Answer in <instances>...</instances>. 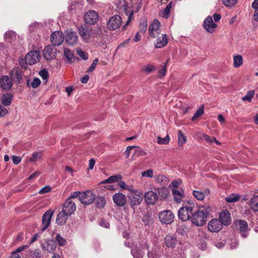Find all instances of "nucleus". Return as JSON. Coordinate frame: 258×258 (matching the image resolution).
Listing matches in <instances>:
<instances>
[{
	"label": "nucleus",
	"instance_id": "obj_18",
	"mask_svg": "<svg viewBox=\"0 0 258 258\" xmlns=\"http://www.w3.org/2000/svg\"><path fill=\"white\" fill-rule=\"evenodd\" d=\"M222 223L218 219H214L209 222L208 228L211 232H217L222 229Z\"/></svg>",
	"mask_w": 258,
	"mask_h": 258
},
{
	"label": "nucleus",
	"instance_id": "obj_1",
	"mask_svg": "<svg viewBox=\"0 0 258 258\" xmlns=\"http://www.w3.org/2000/svg\"><path fill=\"white\" fill-rule=\"evenodd\" d=\"M210 211L209 206H204L196 211H194L190 220L191 223L197 226L204 225L207 221Z\"/></svg>",
	"mask_w": 258,
	"mask_h": 258
},
{
	"label": "nucleus",
	"instance_id": "obj_40",
	"mask_svg": "<svg viewBox=\"0 0 258 258\" xmlns=\"http://www.w3.org/2000/svg\"><path fill=\"white\" fill-rule=\"evenodd\" d=\"M169 141L170 137L168 135H167L164 138H162L160 136L157 137V143L159 145H167L169 143Z\"/></svg>",
	"mask_w": 258,
	"mask_h": 258
},
{
	"label": "nucleus",
	"instance_id": "obj_2",
	"mask_svg": "<svg viewBox=\"0 0 258 258\" xmlns=\"http://www.w3.org/2000/svg\"><path fill=\"white\" fill-rule=\"evenodd\" d=\"M194 207L192 204H188L180 208L178 211L179 219L182 221L191 220Z\"/></svg>",
	"mask_w": 258,
	"mask_h": 258
},
{
	"label": "nucleus",
	"instance_id": "obj_11",
	"mask_svg": "<svg viewBox=\"0 0 258 258\" xmlns=\"http://www.w3.org/2000/svg\"><path fill=\"white\" fill-rule=\"evenodd\" d=\"M78 36L76 32L72 31H67L66 32L65 42L70 46H74L78 42Z\"/></svg>",
	"mask_w": 258,
	"mask_h": 258
},
{
	"label": "nucleus",
	"instance_id": "obj_35",
	"mask_svg": "<svg viewBox=\"0 0 258 258\" xmlns=\"http://www.w3.org/2000/svg\"><path fill=\"white\" fill-rule=\"evenodd\" d=\"M172 6V3H169L167 6L166 8L161 12V15L165 18H168L169 16L170 11Z\"/></svg>",
	"mask_w": 258,
	"mask_h": 258
},
{
	"label": "nucleus",
	"instance_id": "obj_23",
	"mask_svg": "<svg viewBox=\"0 0 258 258\" xmlns=\"http://www.w3.org/2000/svg\"><path fill=\"white\" fill-rule=\"evenodd\" d=\"M156 42L155 43V47L160 48L164 47L168 43V39L166 34H162L161 36L157 37Z\"/></svg>",
	"mask_w": 258,
	"mask_h": 258
},
{
	"label": "nucleus",
	"instance_id": "obj_14",
	"mask_svg": "<svg viewBox=\"0 0 258 258\" xmlns=\"http://www.w3.org/2000/svg\"><path fill=\"white\" fill-rule=\"evenodd\" d=\"M53 213V211L48 210L44 213L42 219V223L43 225V227L41 229L42 231L46 230L49 226Z\"/></svg>",
	"mask_w": 258,
	"mask_h": 258
},
{
	"label": "nucleus",
	"instance_id": "obj_48",
	"mask_svg": "<svg viewBox=\"0 0 258 258\" xmlns=\"http://www.w3.org/2000/svg\"><path fill=\"white\" fill-rule=\"evenodd\" d=\"M77 53L80 57L84 60H86L88 58L87 53L82 51L81 49H77Z\"/></svg>",
	"mask_w": 258,
	"mask_h": 258
},
{
	"label": "nucleus",
	"instance_id": "obj_30",
	"mask_svg": "<svg viewBox=\"0 0 258 258\" xmlns=\"http://www.w3.org/2000/svg\"><path fill=\"white\" fill-rule=\"evenodd\" d=\"M249 206L250 209L254 211H258V195L254 196L250 200Z\"/></svg>",
	"mask_w": 258,
	"mask_h": 258
},
{
	"label": "nucleus",
	"instance_id": "obj_51",
	"mask_svg": "<svg viewBox=\"0 0 258 258\" xmlns=\"http://www.w3.org/2000/svg\"><path fill=\"white\" fill-rule=\"evenodd\" d=\"M40 80L37 78H35L31 83V86L33 88H36L40 84Z\"/></svg>",
	"mask_w": 258,
	"mask_h": 258
},
{
	"label": "nucleus",
	"instance_id": "obj_20",
	"mask_svg": "<svg viewBox=\"0 0 258 258\" xmlns=\"http://www.w3.org/2000/svg\"><path fill=\"white\" fill-rule=\"evenodd\" d=\"M204 27L209 33H213L217 27V24L213 22L212 17L208 16L204 22Z\"/></svg>",
	"mask_w": 258,
	"mask_h": 258
},
{
	"label": "nucleus",
	"instance_id": "obj_26",
	"mask_svg": "<svg viewBox=\"0 0 258 258\" xmlns=\"http://www.w3.org/2000/svg\"><path fill=\"white\" fill-rule=\"evenodd\" d=\"M172 192L174 201L177 203H180L184 197V191L182 189H172Z\"/></svg>",
	"mask_w": 258,
	"mask_h": 258
},
{
	"label": "nucleus",
	"instance_id": "obj_42",
	"mask_svg": "<svg viewBox=\"0 0 258 258\" xmlns=\"http://www.w3.org/2000/svg\"><path fill=\"white\" fill-rule=\"evenodd\" d=\"M41 152H36L32 154V156L30 158L29 161L30 162H35L38 159H40L42 157Z\"/></svg>",
	"mask_w": 258,
	"mask_h": 258
},
{
	"label": "nucleus",
	"instance_id": "obj_47",
	"mask_svg": "<svg viewBox=\"0 0 258 258\" xmlns=\"http://www.w3.org/2000/svg\"><path fill=\"white\" fill-rule=\"evenodd\" d=\"M223 4L227 7L233 6L238 0H222Z\"/></svg>",
	"mask_w": 258,
	"mask_h": 258
},
{
	"label": "nucleus",
	"instance_id": "obj_32",
	"mask_svg": "<svg viewBox=\"0 0 258 258\" xmlns=\"http://www.w3.org/2000/svg\"><path fill=\"white\" fill-rule=\"evenodd\" d=\"M158 198L161 200H165L168 195V191L165 188H161L157 189V192Z\"/></svg>",
	"mask_w": 258,
	"mask_h": 258
},
{
	"label": "nucleus",
	"instance_id": "obj_4",
	"mask_svg": "<svg viewBox=\"0 0 258 258\" xmlns=\"http://www.w3.org/2000/svg\"><path fill=\"white\" fill-rule=\"evenodd\" d=\"M130 206L133 209L139 205L143 201V194L142 191H135L134 193H130L127 196Z\"/></svg>",
	"mask_w": 258,
	"mask_h": 258
},
{
	"label": "nucleus",
	"instance_id": "obj_10",
	"mask_svg": "<svg viewBox=\"0 0 258 258\" xmlns=\"http://www.w3.org/2000/svg\"><path fill=\"white\" fill-rule=\"evenodd\" d=\"M122 22L120 16L116 15L111 17L108 21L107 26L110 30H113L119 28Z\"/></svg>",
	"mask_w": 258,
	"mask_h": 258
},
{
	"label": "nucleus",
	"instance_id": "obj_8",
	"mask_svg": "<svg viewBox=\"0 0 258 258\" xmlns=\"http://www.w3.org/2000/svg\"><path fill=\"white\" fill-rule=\"evenodd\" d=\"M40 58V52L37 50H33L26 55L25 61L28 64L32 65L38 62Z\"/></svg>",
	"mask_w": 258,
	"mask_h": 258
},
{
	"label": "nucleus",
	"instance_id": "obj_55",
	"mask_svg": "<svg viewBox=\"0 0 258 258\" xmlns=\"http://www.w3.org/2000/svg\"><path fill=\"white\" fill-rule=\"evenodd\" d=\"M98 59H97V58L93 60L92 64L88 70V72H93L95 70V69L97 66V64L98 63Z\"/></svg>",
	"mask_w": 258,
	"mask_h": 258
},
{
	"label": "nucleus",
	"instance_id": "obj_43",
	"mask_svg": "<svg viewBox=\"0 0 258 258\" xmlns=\"http://www.w3.org/2000/svg\"><path fill=\"white\" fill-rule=\"evenodd\" d=\"M239 199V195L237 194H232L225 198V201L228 203H233L237 201Z\"/></svg>",
	"mask_w": 258,
	"mask_h": 258
},
{
	"label": "nucleus",
	"instance_id": "obj_22",
	"mask_svg": "<svg viewBox=\"0 0 258 258\" xmlns=\"http://www.w3.org/2000/svg\"><path fill=\"white\" fill-rule=\"evenodd\" d=\"M146 248L145 245L141 244L136 245L135 247L132 249V253L135 258H142L144 254V249Z\"/></svg>",
	"mask_w": 258,
	"mask_h": 258
},
{
	"label": "nucleus",
	"instance_id": "obj_12",
	"mask_svg": "<svg viewBox=\"0 0 258 258\" xmlns=\"http://www.w3.org/2000/svg\"><path fill=\"white\" fill-rule=\"evenodd\" d=\"M76 210V205L75 202L70 199H67L63 204L62 211L71 216Z\"/></svg>",
	"mask_w": 258,
	"mask_h": 258
},
{
	"label": "nucleus",
	"instance_id": "obj_33",
	"mask_svg": "<svg viewBox=\"0 0 258 258\" xmlns=\"http://www.w3.org/2000/svg\"><path fill=\"white\" fill-rule=\"evenodd\" d=\"M243 63V58L241 55L237 54L233 57V67L235 68L240 67Z\"/></svg>",
	"mask_w": 258,
	"mask_h": 258
},
{
	"label": "nucleus",
	"instance_id": "obj_25",
	"mask_svg": "<svg viewBox=\"0 0 258 258\" xmlns=\"http://www.w3.org/2000/svg\"><path fill=\"white\" fill-rule=\"evenodd\" d=\"M69 216L71 215L61 210L57 216L56 223L58 225L62 226L66 224Z\"/></svg>",
	"mask_w": 258,
	"mask_h": 258
},
{
	"label": "nucleus",
	"instance_id": "obj_6",
	"mask_svg": "<svg viewBox=\"0 0 258 258\" xmlns=\"http://www.w3.org/2000/svg\"><path fill=\"white\" fill-rule=\"evenodd\" d=\"M149 35L152 38H156L159 36L161 32L160 23L157 20H154L150 25Z\"/></svg>",
	"mask_w": 258,
	"mask_h": 258
},
{
	"label": "nucleus",
	"instance_id": "obj_37",
	"mask_svg": "<svg viewBox=\"0 0 258 258\" xmlns=\"http://www.w3.org/2000/svg\"><path fill=\"white\" fill-rule=\"evenodd\" d=\"M186 141V137L182 133L181 131L178 132V144L179 146H182Z\"/></svg>",
	"mask_w": 258,
	"mask_h": 258
},
{
	"label": "nucleus",
	"instance_id": "obj_53",
	"mask_svg": "<svg viewBox=\"0 0 258 258\" xmlns=\"http://www.w3.org/2000/svg\"><path fill=\"white\" fill-rule=\"evenodd\" d=\"M51 190V187L49 186H45L42 188L39 191V194L41 195L45 194L49 192Z\"/></svg>",
	"mask_w": 258,
	"mask_h": 258
},
{
	"label": "nucleus",
	"instance_id": "obj_27",
	"mask_svg": "<svg viewBox=\"0 0 258 258\" xmlns=\"http://www.w3.org/2000/svg\"><path fill=\"white\" fill-rule=\"evenodd\" d=\"M91 33V29L82 27L79 29V34L85 41H88L90 39Z\"/></svg>",
	"mask_w": 258,
	"mask_h": 258
},
{
	"label": "nucleus",
	"instance_id": "obj_19",
	"mask_svg": "<svg viewBox=\"0 0 258 258\" xmlns=\"http://www.w3.org/2000/svg\"><path fill=\"white\" fill-rule=\"evenodd\" d=\"M144 197L146 202L150 205L154 204L158 199L157 193L152 190L146 192Z\"/></svg>",
	"mask_w": 258,
	"mask_h": 258
},
{
	"label": "nucleus",
	"instance_id": "obj_63",
	"mask_svg": "<svg viewBox=\"0 0 258 258\" xmlns=\"http://www.w3.org/2000/svg\"><path fill=\"white\" fill-rule=\"evenodd\" d=\"M143 221L146 225H149L150 224V218L148 215H144L143 218Z\"/></svg>",
	"mask_w": 258,
	"mask_h": 258
},
{
	"label": "nucleus",
	"instance_id": "obj_15",
	"mask_svg": "<svg viewBox=\"0 0 258 258\" xmlns=\"http://www.w3.org/2000/svg\"><path fill=\"white\" fill-rule=\"evenodd\" d=\"M56 49L53 47L48 45L43 50V56L47 60L53 59L55 57Z\"/></svg>",
	"mask_w": 258,
	"mask_h": 258
},
{
	"label": "nucleus",
	"instance_id": "obj_7",
	"mask_svg": "<svg viewBox=\"0 0 258 258\" xmlns=\"http://www.w3.org/2000/svg\"><path fill=\"white\" fill-rule=\"evenodd\" d=\"M159 218L163 224H169L173 221L174 215L171 211L166 210L159 213Z\"/></svg>",
	"mask_w": 258,
	"mask_h": 258
},
{
	"label": "nucleus",
	"instance_id": "obj_49",
	"mask_svg": "<svg viewBox=\"0 0 258 258\" xmlns=\"http://www.w3.org/2000/svg\"><path fill=\"white\" fill-rule=\"evenodd\" d=\"M141 174L143 177H147L150 178L153 177V171L151 169H149L146 171L142 172Z\"/></svg>",
	"mask_w": 258,
	"mask_h": 258
},
{
	"label": "nucleus",
	"instance_id": "obj_5",
	"mask_svg": "<svg viewBox=\"0 0 258 258\" xmlns=\"http://www.w3.org/2000/svg\"><path fill=\"white\" fill-rule=\"evenodd\" d=\"M95 195L90 190H87L81 193L79 196L80 202L84 205H87L91 204L95 200Z\"/></svg>",
	"mask_w": 258,
	"mask_h": 258
},
{
	"label": "nucleus",
	"instance_id": "obj_29",
	"mask_svg": "<svg viewBox=\"0 0 258 258\" xmlns=\"http://www.w3.org/2000/svg\"><path fill=\"white\" fill-rule=\"evenodd\" d=\"M94 201L96 206L98 208L104 207L106 203L105 198L102 196L95 197Z\"/></svg>",
	"mask_w": 258,
	"mask_h": 258
},
{
	"label": "nucleus",
	"instance_id": "obj_58",
	"mask_svg": "<svg viewBox=\"0 0 258 258\" xmlns=\"http://www.w3.org/2000/svg\"><path fill=\"white\" fill-rule=\"evenodd\" d=\"M13 162L14 164L17 165L20 163L21 158L19 156H12Z\"/></svg>",
	"mask_w": 258,
	"mask_h": 258
},
{
	"label": "nucleus",
	"instance_id": "obj_34",
	"mask_svg": "<svg viewBox=\"0 0 258 258\" xmlns=\"http://www.w3.org/2000/svg\"><path fill=\"white\" fill-rule=\"evenodd\" d=\"M156 70V68L155 66L148 64L143 66L141 69L142 72L145 73L147 74L151 73L152 72Z\"/></svg>",
	"mask_w": 258,
	"mask_h": 258
},
{
	"label": "nucleus",
	"instance_id": "obj_31",
	"mask_svg": "<svg viewBox=\"0 0 258 258\" xmlns=\"http://www.w3.org/2000/svg\"><path fill=\"white\" fill-rule=\"evenodd\" d=\"M122 176L120 175L117 174L115 175H112L109 177L107 179L102 181L101 183H110L118 181L121 180Z\"/></svg>",
	"mask_w": 258,
	"mask_h": 258
},
{
	"label": "nucleus",
	"instance_id": "obj_46",
	"mask_svg": "<svg viewBox=\"0 0 258 258\" xmlns=\"http://www.w3.org/2000/svg\"><path fill=\"white\" fill-rule=\"evenodd\" d=\"M39 74L42 79L44 81V83H46L48 77V73L47 70L43 69L41 70Z\"/></svg>",
	"mask_w": 258,
	"mask_h": 258
},
{
	"label": "nucleus",
	"instance_id": "obj_41",
	"mask_svg": "<svg viewBox=\"0 0 258 258\" xmlns=\"http://www.w3.org/2000/svg\"><path fill=\"white\" fill-rule=\"evenodd\" d=\"M193 196L199 201L203 200L205 198V193L200 190H194Z\"/></svg>",
	"mask_w": 258,
	"mask_h": 258
},
{
	"label": "nucleus",
	"instance_id": "obj_57",
	"mask_svg": "<svg viewBox=\"0 0 258 258\" xmlns=\"http://www.w3.org/2000/svg\"><path fill=\"white\" fill-rule=\"evenodd\" d=\"M81 195V192L80 191H75L73 192L71 194L69 197L67 199H70L72 200V199L76 198L77 197L79 198L80 195Z\"/></svg>",
	"mask_w": 258,
	"mask_h": 258
},
{
	"label": "nucleus",
	"instance_id": "obj_44",
	"mask_svg": "<svg viewBox=\"0 0 258 258\" xmlns=\"http://www.w3.org/2000/svg\"><path fill=\"white\" fill-rule=\"evenodd\" d=\"M64 55L66 58L69 60H71L74 56L73 52L69 49L64 48Z\"/></svg>",
	"mask_w": 258,
	"mask_h": 258
},
{
	"label": "nucleus",
	"instance_id": "obj_28",
	"mask_svg": "<svg viewBox=\"0 0 258 258\" xmlns=\"http://www.w3.org/2000/svg\"><path fill=\"white\" fill-rule=\"evenodd\" d=\"M164 242L167 247H173L175 245L176 238L173 235H168L165 238Z\"/></svg>",
	"mask_w": 258,
	"mask_h": 258
},
{
	"label": "nucleus",
	"instance_id": "obj_54",
	"mask_svg": "<svg viewBox=\"0 0 258 258\" xmlns=\"http://www.w3.org/2000/svg\"><path fill=\"white\" fill-rule=\"evenodd\" d=\"M19 63L20 65L23 68L26 69L27 65L28 64L25 61V58H23L22 57H20L18 59Z\"/></svg>",
	"mask_w": 258,
	"mask_h": 258
},
{
	"label": "nucleus",
	"instance_id": "obj_39",
	"mask_svg": "<svg viewBox=\"0 0 258 258\" xmlns=\"http://www.w3.org/2000/svg\"><path fill=\"white\" fill-rule=\"evenodd\" d=\"M134 148H135V150L134 152V156H135L139 157L141 156L146 155L147 154L146 152L144 151L139 147L135 146Z\"/></svg>",
	"mask_w": 258,
	"mask_h": 258
},
{
	"label": "nucleus",
	"instance_id": "obj_9",
	"mask_svg": "<svg viewBox=\"0 0 258 258\" xmlns=\"http://www.w3.org/2000/svg\"><path fill=\"white\" fill-rule=\"evenodd\" d=\"M98 20L99 15L98 13L94 10L89 11L84 15V21L88 24L94 25L96 24Z\"/></svg>",
	"mask_w": 258,
	"mask_h": 258
},
{
	"label": "nucleus",
	"instance_id": "obj_21",
	"mask_svg": "<svg viewBox=\"0 0 258 258\" xmlns=\"http://www.w3.org/2000/svg\"><path fill=\"white\" fill-rule=\"evenodd\" d=\"M12 80L8 76H4L0 79V87L4 90H9L12 87Z\"/></svg>",
	"mask_w": 258,
	"mask_h": 258
},
{
	"label": "nucleus",
	"instance_id": "obj_52",
	"mask_svg": "<svg viewBox=\"0 0 258 258\" xmlns=\"http://www.w3.org/2000/svg\"><path fill=\"white\" fill-rule=\"evenodd\" d=\"M12 101V98H2L1 102L5 106L10 105Z\"/></svg>",
	"mask_w": 258,
	"mask_h": 258
},
{
	"label": "nucleus",
	"instance_id": "obj_24",
	"mask_svg": "<svg viewBox=\"0 0 258 258\" xmlns=\"http://www.w3.org/2000/svg\"><path fill=\"white\" fill-rule=\"evenodd\" d=\"M223 225H228L231 221L230 213L227 210L221 212L219 215V220Z\"/></svg>",
	"mask_w": 258,
	"mask_h": 258
},
{
	"label": "nucleus",
	"instance_id": "obj_64",
	"mask_svg": "<svg viewBox=\"0 0 258 258\" xmlns=\"http://www.w3.org/2000/svg\"><path fill=\"white\" fill-rule=\"evenodd\" d=\"M15 77L16 78L17 81L20 82L22 79L21 73L20 72L17 71L15 73Z\"/></svg>",
	"mask_w": 258,
	"mask_h": 258
},
{
	"label": "nucleus",
	"instance_id": "obj_36",
	"mask_svg": "<svg viewBox=\"0 0 258 258\" xmlns=\"http://www.w3.org/2000/svg\"><path fill=\"white\" fill-rule=\"evenodd\" d=\"M30 253L31 258H44L43 254H41V251L39 249L31 250Z\"/></svg>",
	"mask_w": 258,
	"mask_h": 258
},
{
	"label": "nucleus",
	"instance_id": "obj_61",
	"mask_svg": "<svg viewBox=\"0 0 258 258\" xmlns=\"http://www.w3.org/2000/svg\"><path fill=\"white\" fill-rule=\"evenodd\" d=\"M166 179V177L164 175H159L156 178V181L158 182H161Z\"/></svg>",
	"mask_w": 258,
	"mask_h": 258
},
{
	"label": "nucleus",
	"instance_id": "obj_45",
	"mask_svg": "<svg viewBox=\"0 0 258 258\" xmlns=\"http://www.w3.org/2000/svg\"><path fill=\"white\" fill-rule=\"evenodd\" d=\"M55 238L59 245L63 246L66 244V240L60 234H57Z\"/></svg>",
	"mask_w": 258,
	"mask_h": 258
},
{
	"label": "nucleus",
	"instance_id": "obj_3",
	"mask_svg": "<svg viewBox=\"0 0 258 258\" xmlns=\"http://www.w3.org/2000/svg\"><path fill=\"white\" fill-rule=\"evenodd\" d=\"M236 229L243 238H247L250 229L246 221L244 220H237L234 221Z\"/></svg>",
	"mask_w": 258,
	"mask_h": 258
},
{
	"label": "nucleus",
	"instance_id": "obj_59",
	"mask_svg": "<svg viewBox=\"0 0 258 258\" xmlns=\"http://www.w3.org/2000/svg\"><path fill=\"white\" fill-rule=\"evenodd\" d=\"M8 113L7 109L2 105H0V117L5 116Z\"/></svg>",
	"mask_w": 258,
	"mask_h": 258
},
{
	"label": "nucleus",
	"instance_id": "obj_17",
	"mask_svg": "<svg viewBox=\"0 0 258 258\" xmlns=\"http://www.w3.org/2000/svg\"><path fill=\"white\" fill-rule=\"evenodd\" d=\"M114 203L117 206L122 207L126 203V197L121 192L115 194L112 197Z\"/></svg>",
	"mask_w": 258,
	"mask_h": 258
},
{
	"label": "nucleus",
	"instance_id": "obj_50",
	"mask_svg": "<svg viewBox=\"0 0 258 258\" xmlns=\"http://www.w3.org/2000/svg\"><path fill=\"white\" fill-rule=\"evenodd\" d=\"M148 256L149 258H159V254L157 251L152 250L148 252Z\"/></svg>",
	"mask_w": 258,
	"mask_h": 258
},
{
	"label": "nucleus",
	"instance_id": "obj_13",
	"mask_svg": "<svg viewBox=\"0 0 258 258\" xmlns=\"http://www.w3.org/2000/svg\"><path fill=\"white\" fill-rule=\"evenodd\" d=\"M64 38L63 33L60 31H55L51 35V42L54 46L60 45L64 41Z\"/></svg>",
	"mask_w": 258,
	"mask_h": 258
},
{
	"label": "nucleus",
	"instance_id": "obj_56",
	"mask_svg": "<svg viewBox=\"0 0 258 258\" xmlns=\"http://www.w3.org/2000/svg\"><path fill=\"white\" fill-rule=\"evenodd\" d=\"M28 247L27 245H22L17 248L15 251L13 252L12 254H17V253L20 252L25 250Z\"/></svg>",
	"mask_w": 258,
	"mask_h": 258
},
{
	"label": "nucleus",
	"instance_id": "obj_16",
	"mask_svg": "<svg viewBox=\"0 0 258 258\" xmlns=\"http://www.w3.org/2000/svg\"><path fill=\"white\" fill-rule=\"evenodd\" d=\"M41 247L43 251L51 253L55 249L56 243L54 240L49 239L41 243Z\"/></svg>",
	"mask_w": 258,
	"mask_h": 258
},
{
	"label": "nucleus",
	"instance_id": "obj_38",
	"mask_svg": "<svg viewBox=\"0 0 258 258\" xmlns=\"http://www.w3.org/2000/svg\"><path fill=\"white\" fill-rule=\"evenodd\" d=\"M204 105H202L197 110V111L194 114V116H192L191 120H195L197 118L200 117L202 116L204 113Z\"/></svg>",
	"mask_w": 258,
	"mask_h": 258
},
{
	"label": "nucleus",
	"instance_id": "obj_62",
	"mask_svg": "<svg viewBox=\"0 0 258 258\" xmlns=\"http://www.w3.org/2000/svg\"><path fill=\"white\" fill-rule=\"evenodd\" d=\"M166 70V66L165 64L163 66L162 68L159 71V74L160 77H163L165 75Z\"/></svg>",
	"mask_w": 258,
	"mask_h": 258
},
{
	"label": "nucleus",
	"instance_id": "obj_60",
	"mask_svg": "<svg viewBox=\"0 0 258 258\" xmlns=\"http://www.w3.org/2000/svg\"><path fill=\"white\" fill-rule=\"evenodd\" d=\"M135 147V146H128L126 148V150L124 152V154L126 155V158H128L129 157L130 153L131 150H133Z\"/></svg>",
	"mask_w": 258,
	"mask_h": 258
}]
</instances>
